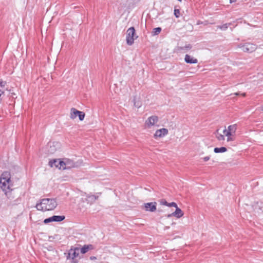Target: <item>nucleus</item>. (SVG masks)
Masks as SVG:
<instances>
[{"mask_svg":"<svg viewBox=\"0 0 263 263\" xmlns=\"http://www.w3.org/2000/svg\"><path fill=\"white\" fill-rule=\"evenodd\" d=\"M11 182L10 174L8 172L3 173L0 178V186L7 197L10 199L12 198L11 191H12L11 189L12 185Z\"/></svg>","mask_w":263,"mask_h":263,"instance_id":"f257e3e1","label":"nucleus"},{"mask_svg":"<svg viewBox=\"0 0 263 263\" xmlns=\"http://www.w3.org/2000/svg\"><path fill=\"white\" fill-rule=\"evenodd\" d=\"M57 205L55 199L44 198L42 199L40 203L36 204V208L37 210L50 211L54 209Z\"/></svg>","mask_w":263,"mask_h":263,"instance_id":"f03ea898","label":"nucleus"},{"mask_svg":"<svg viewBox=\"0 0 263 263\" xmlns=\"http://www.w3.org/2000/svg\"><path fill=\"white\" fill-rule=\"evenodd\" d=\"M138 37L136 35L135 29L134 27L129 28L126 31V43L128 45H132L134 42V40Z\"/></svg>","mask_w":263,"mask_h":263,"instance_id":"7ed1b4c3","label":"nucleus"},{"mask_svg":"<svg viewBox=\"0 0 263 263\" xmlns=\"http://www.w3.org/2000/svg\"><path fill=\"white\" fill-rule=\"evenodd\" d=\"M59 163L61 164V166H63V170L70 169L78 166V162H74L73 160L68 158H64L62 160V162Z\"/></svg>","mask_w":263,"mask_h":263,"instance_id":"20e7f679","label":"nucleus"},{"mask_svg":"<svg viewBox=\"0 0 263 263\" xmlns=\"http://www.w3.org/2000/svg\"><path fill=\"white\" fill-rule=\"evenodd\" d=\"M238 47L246 52H252L256 49V46L255 44L250 43H246L244 44H240L238 45Z\"/></svg>","mask_w":263,"mask_h":263,"instance_id":"39448f33","label":"nucleus"},{"mask_svg":"<svg viewBox=\"0 0 263 263\" xmlns=\"http://www.w3.org/2000/svg\"><path fill=\"white\" fill-rule=\"evenodd\" d=\"M80 249L78 248H75L74 249H71L68 253L67 258L71 259V262L72 263H77L78 259L77 257L79 256Z\"/></svg>","mask_w":263,"mask_h":263,"instance_id":"423d86ee","label":"nucleus"},{"mask_svg":"<svg viewBox=\"0 0 263 263\" xmlns=\"http://www.w3.org/2000/svg\"><path fill=\"white\" fill-rule=\"evenodd\" d=\"M85 114L84 112L79 111L74 108H72L70 110V117L71 119H74L77 116L79 117L80 121H83L84 119Z\"/></svg>","mask_w":263,"mask_h":263,"instance_id":"0eeeda50","label":"nucleus"},{"mask_svg":"<svg viewBox=\"0 0 263 263\" xmlns=\"http://www.w3.org/2000/svg\"><path fill=\"white\" fill-rule=\"evenodd\" d=\"M60 144L58 142H50L48 144V152L50 154H53L58 148H60Z\"/></svg>","mask_w":263,"mask_h":263,"instance_id":"6e6552de","label":"nucleus"},{"mask_svg":"<svg viewBox=\"0 0 263 263\" xmlns=\"http://www.w3.org/2000/svg\"><path fill=\"white\" fill-rule=\"evenodd\" d=\"M156 202H148L144 204V207L145 211L153 212L156 210Z\"/></svg>","mask_w":263,"mask_h":263,"instance_id":"1a4fd4ad","label":"nucleus"},{"mask_svg":"<svg viewBox=\"0 0 263 263\" xmlns=\"http://www.w3.org/2000/svg\"><path fill=\"white\" fill-rule=\"evenodd\" d=\"M158 121V118L156 116H152L148 118L146 121L145 124L148 127L155 125Z\"/></svg>","mask_w":263,"mask_h":263,"instance_id":"9d476101","label":"nucleus"},{"mask_svg":"<svg viewBox=\"0 0 263 263\" xmlns=\"http://www.w3.org/2000/svg\"><path fill=\"white\" fill-rule=\"evenodd\" d=\"M183 214L184 213L182 210L180 208H177L175 212L167 215V217L169 218L172 216H174L177 218H179L183 216Z\"/></svg>","mask_w":263,"mask_h":263,"instance_id":"9b49d317","label":"nucleus"},{"mask_svg":"<svg viewBox=\"0 0 263 263\" xmlns=\"http://www.w3.org/2000/svg\"><path fill=\"white\" fill-rule=\"evenodd\" d=\"M168 133V130L166 128H161L157 130L154 134L155 138L162 137Z\"/></svg>","mask_w":263,"mask_h":263,"instance_id":"f8f14e48","label":"nucleus"},{"mask_svg":"<svg viewBox=\"0 0 263 263\" xmlns=\"http://www.w3.org/2000/svg\"><path fill=\"white\" fill-rule=\"evenodd\" d=\"M62 160L60 159H54L52 160H50L49 162V165L51 167H55L57 168H59V169H62L63 166H61V164H60V162H62Z\"/></svg>","mask_w":263,"mask_h":263,"instance_id":"ddd939ff","label":"nucleus"},{"mask_svg":"<svg viewBox=\"0 0 263 263\" xmlns=\"http://www.w3.org/2000/svg\"><path fill=\"white\" fill-rule=\"evenodd\" d=\"M184 61L186 63L190 64H196L198 62L197 59L194 58L189 54L185 55Z\"/></svg>","mask_w":263,"mask_h":263,"instance_id":"4468645a","label":"nucleus"},{"mask_svg":"<svg viewBox=\"0 0 263 263\" xmlns=\"http://www.w3.org/2000/svg\"><path fill=\"white\" fill-rule=\"evenodd\" d=\"M99 196L97 195H88L87 196L86 200L88 203H90L91 204L93 203L96 200H97Z\"/></svg>","mask_w":263,"mask_h":263,"instance_id":"2eb2a0df","label":"nucleus"},{"mask_svg":"<svg viewBox=\"0 0 263 263\" xmlns=\"http://www.w3.org/2000/svg\"><path fill=\"white\" fill-rule=\"evenodd\" d=\"M93 249L92 245H84L81 249L80 252L82 254H85L87 253L89 250Z\"/></svg>","mask_w":263,"mask_h":263,"instance_id":"dca6fc26","label":"nucleus"},{"mask_svg":"<svg viewBox=\"0 0 263 263\" xmlns=\"http://www.w3.org/2000/svg\"><path fill=\"white\" fill-rule=\"evenodd\" d=\"M134 106L137 108H139L142 105V102L139 97H135L134 98Z\"/></svg>","mask_w":263,"mask_h":263,"instance_id":"f3484780","label":"nucleus"},{"mask_svg":"<svg viewBox=\"0 0 263 263\" xmlns=\"http://www.w3.org/2000/svg\"><path fill=\"white\" fill-rule=\"evenodd\" d=\"M6 82L3 81H0V95H2L4 93L5 90H7V88L5 87Z\"/></svg>","mask_w":263,"mask_h":263,"instance_id":"a211bd4d","label":"nucleus"},{"mask_svg":"<svg viewBox=\"0 0 263 263\" xmlns=\"http://www.w3.org/2000/svg\"><path fill=\"white\" fill-rule=\"evenodd\" d=\"M64 216H57L54 215L51 217L52 221L55 222H60L63 221L65 219Z\"/></svg>","mask_w":263,"mask_h":263,"instance_id":"6ab92c4d","label":"nucleus"},{"mask_svg":"<svg viewBox=\"0 0 263 263\" xmlns=\"http://www.w3.org/2000/svg\"><path fill=\"white\" fill-rule=\"evenodd\" d=\"M227 151V149L225 147H215L214 149V152L215 153H224V152H226Z\"/></svg>","mask_w":263,"mask_h":263,"instance_id":"aec40b11","label":"nucleus"},{"mask_svg":"<svg viewBox=\"0 0 263 263\" xmlns=\"http://www.w3.org/2000/svg\"><path fill=\"white\" fill-rule=\"evenodd\" d=\"M236 129H237L236 124H233L232 125H230L228 127V130L233 134H234L235 133Z\"/></svg>","mask_w":263,"mask_h":263,"instance_id":"412c9836","label":"nucleus"},{"mask_svg":"<svg viewBox=\"0 0 263 263\" xmlns=\"http://www.w3.org/2000/svg\"><path fill=\"white\" fill-rule=\"evenodd\" d=\"M161 31V28L160 27H157L153 29V33L154 35L158 34Z\"/></svg>","mask_w":263,"mask_h":263,"instance_id":"4be33fe9","label":"nucleus"},{"mask_svg":"<svg viewBox=\"0 0 263 263\" xmlns=\"http://www.w3.org/2000/svg\"><path fill=\"white\" fill-rule=\"evenodd\" d=\"M216 138L219 141H223L224 140V136L221 134H219L218 133L216 135Z\"/></svg>","mask_w":263,"mask_h":263,"instance_id":"5701e85b","label":"nucleus"},{"mask_svg":"<svg viewBox=\"0 0 263 263\" xmlns=\"http://www.w3.org/2000/svg\"><path fill=\"white\" fill-rule=\"evenodd\" d=\"M174 15L176 17H179L180 16V10L179 9H175L174 10Z\"/></svg>","mask_w":263,"mask_h":263,"instance_id":"b1692460","label":"nucleus"},{"mask_svg":"<svg viewBox=\"0 0 263 263\" xmlns=\"http://www.w3.org/2000/svg\"><path fill=\"white\" fill-rule=\"evenodd\" d=\"M168 206L169 207H175L176 209L178 208L177 204L175 202H172L171 203H168Z\"/></svg>","mask_w":263,"mask_h":263,"instance_id":"393cba45","label":"nucleus"},{"mask_svg":"<svg viewBox=\"0 0 263 263\" xmlns=\"http://www.w3.org/2000/svg\"><path fill=\"white\" fill-rule=\"evenodd\" d=\"M219 28L221 30H225L228 28V25L227 24H225L222 26H219Z\"/></svg>","mask_w":263,"mask_h":263,"instance_id":"a878e982","label":"nucleus"},{"mask_svg":"<svg viewBox=\"0 0 263 263\" xmlns=\"http://www.w3.org/2000/svg\"><path fill=\"white\" fill-rule=\"evenodd\" d=\"M50 222H52L51 217L46 218L44 220V222L46 224Z\"/></svg>","mask_w":263,"mask_h":263,"instance_id":"bb28decb","label":"nucleus"},{"mask_svg":"<svg viewBox=\"0 0 263 263\" xmlns=\"http://www.w3.org/2000/svg\"><path fill=\"white\" fill-rule=\"evenodd\" d=\"M257 207L258 209L263 213V203H260L259 205H257Z\"/></svg>","mask_w":263,"mask_h":263,"instance_id":"cd10ccee","label":"nucleus"},{"mask_svg":"<svg viewBox=\"0 0 263 263\" xmlns=\"http://www.w3.org/2000/svg\"><path fill=\"white\" fill-rule=\"evenodd\" d=\"M160 203H161V204H162V205H167V206L168 205V203H167V202H166V200H163V199L161 200L160 201Z\"/></svg>","mask_w":263,"mask_h":263,"instance_id":"c85d7f7f","label":"nucleus"},{"mask_svg":"<svg viewBox=\"0 0 263 263\" xmlns=\"http://www.w3.org/2000/svg\"><path fill=\"white\" fill-rule=\"evenodd\" d=\"M233 134V133H232L231 132H230V131H229L228 130V131L227 132V133L226 134V136L227 137H229V136H232Z\"/></svg>","mask_w":263,"mask_h":263,"instance_id":"c756f323","label":"nucleus"},{"mask_svg":"<svg viewBox=\"0 0 263 263\" xmlns=\"http://www.w3.org/2000/svg\"><path fill=\"white\" fill-rule=\"evenodd\" d=\"M233 139L232 137H231V136L228 137L227 141H233Z\"/></svg>","mask_w":263,"mask_h":263,"instance_id":"7c9ffc66","label":"nucleus"},{"mask_svg":"<svg viewBox=\"0 0 263 263\" xmlns=\"http://www.w3.org/2000/svg\"><path fill=\"white\" fill-rule=\"evenodd\" d=\"M210 159V157L207 156L203 158V160L204 161H207Z\"/></svg>","mask_w":263,"mask_h":263,"instance_id":"2f4dec72","label":"nucleus"},{"mask_svg":"<svg viewBox=\"0 0 263 263\" xmlns=\"http://www.w3.org/2000/svg\"><path fill=\"white\" fill-rule=\"evenodd\" d=\"M185 48H186V49H191V46L190 45H187V46H186L185 47Z\"/></svg>","mask_w":263,"mask_h":263,"instance_id":"473e14b6","label":"nucleus"},{"mask_svg":"<svg viewBox=\"0 0 263 263\" xmlns=\"http://www.w3.org/2000/svg\"><path fill=\"white\" fill-rule=\"evenodd\" d=\"M228 131V129H224L223 131V133L226 135V134L227 133V132Z\"/></svg>","mask_w":263,"mask_h":263,"instance_id":"72a5a7b5","label":"nucleus"},{"mask_svg":"<svg viewBox=\"0 0 263 263\" xmlns=\"http://www.w3.org/2000/svg\"><path fill=\"white\" fill-rule=\"evenodd\" d=\"M234 95L235 96H239V95H240V93L239 92H236V93H234Z\"/></svg>","mask_w":263,"mask_h":263,"instance_id":"f704fd0d","label":"nucleus"},{"mask_svg":"<svg viewBox=\"0 0 263 263\" xmlns=\"http://www.w3.org/2000/svg\"><path fill=\"white\" fill-rule=\"evenodd\" d=\"M96 259V257H95V256L90 257V259L93 260V259Z\"/></svg>","mask_w":263,"mask_h":263,"instance_id":"c9c22d12","label":"nucleus"},{"mask_svg":"<svg viewBox=\"0 0 263 263\" xmlns=\"http://www.w3.org/2000/svg\"><path fill=\"white\" fill-rule=\"evenodd\" d=\"M240 95H242L243 97H245L246 96V93H241Z\"/></svg>","mask_w":263,"mask_h":263,"instance_id":"e433bc0d","label":"nucleus"},{"mask_svg":"<svg viewBox=\"0 0 263 263\" xmlns=\"http://www.w3.org/2000/svg\"><path fill=\"white\" fill-rule=\"evenodd\" d=\"M230 3L234 2L236 1V0H230Z\"/></svg>","mask_w":263,"mask_h":263,"instance_id":"4c0bfd02","label":"nucleus"},{"mask_svg":"<svg viewBox=\"0 0 263 263\" xmlns=\"http://www.w3.org/2000/svg\"><path fill=\"white\" fill-rule=\"evenodd\" d=\"M168 228H169V227H166V228H165V229H168Z\"/></svg>","mask_w":263,"mask_h":263,"instance_id":"58836bf2","label":"nucleus"}]
</instances>
